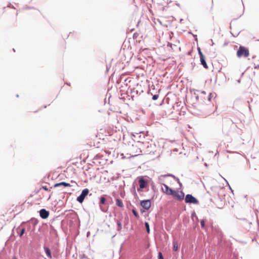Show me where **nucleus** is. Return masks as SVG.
Instances as JSON below:
<instances>
[{
  "instance_id": "nucleus-5",
  "label": "nucleus",
  "mask_w": 259,
  "mask_h": 259,
  "mask_svg": "<svg viewBox=\"0 0 259 259\" xmlns=\"http://www.w3.org/2000/svg\"><path fill=\"white\" fill-rule=\"evenodd\" d=\"M198 53H199V55L200 56V62H201V64L203 65V66L205 68V69H208V67L206 64V62L205 60V57L204 56H203L202 52L201 51V50L200 48H198Z\"/></svg>"
},
{
  "instance_id": "nucleus-17",
  "label": "nucleus",
  "mask_w": 259,
  "mask_h": 259,
  "mask_svg": "<svg viewBox=\"0 0 259 259\" xmlns=\"http://www.w3.org/2000/svg\"><path fill=\"white\" fill-rule=\"evenodd\" d=\"M200 224L202 228H204L205 227V221L204 220H202L200 221Z\"/></svg>"
},
{
  "instance_id": "nucleus-22",
  "label": "nucleus",
  "mask_w": 259,
  "mask_h": 259,
  "mask_svg": "<svg viewBox=\"0 0 259 259\" xmlns=\"http://www.w3.org/2000/svg\"><path fill=\"white\" fill-rule=\"evenodd\" d=\"M210 3L211 4H210V9L212 10V8H213V0H211L210 1Z\"/></svg>"
},
{
  "instance_id": "nucleus-19",
  "label": "nucleus",
  "mask_w": 259,
  "mask_h": 259,
  "mask_svg": "<svg viewBox=\"0 0 259 259\" xmlns=\"http://www.w3.org/2000/svg\"><path fill=\"white\" fill-rule=\"evenodd\" d=\"M158 259H164L162 256V254L161 252L158 253Z\"/></svg>"
},
{
  "instance_id": "nucleus-25",
  "label": "nucleus",
  "mask_w": 259,
  "mask_h": 259,
  "mask_svg": "<svg viewBox=\"0 0 259 259\" xmlns=\"http://www.w3.org/2000/svg\"><path fill=\"white\" fill-rule=\"evenodd\" d=\"M12 259H17V258L16 256H14Z\"/></svg>"
},
{
  "instance_id": "nucleus-11",
  "label": "nucleus",
  "mask_w": 259,
  "mask_h": 259,
  "mask_svg": "<svg viewBox=\"0 0 259 259\" xmlns=\"http://www.w3.org/2000/svg\"><path fill=\"white\" fill-rule=\"evenodd\" d=\"M147 185L146 181L143 178H140L139 180V185L140 189L144 188Z\"/></svg>"
},
{
  "instance_id": "nucleus-10",
  "label": "nucleus",
  "mask_w": 259,
  "mask_h": 259,
  "mask_svg": "<svg viewBox=\"0 0 259 259\" xmlns=\"http://www.w3.org/2000/svg\"><path fill=\"white\" fill-rule=\"evenodd\" d=\"M59 186H64L65 187H70L71 185L69 183H67L64 182H62L59 183H56L54 185V187H57Z\"/></svg>"
},
{
  "instance_id": "nucleus-15",
  "label": "nucleus",
  "mask_w": 259,
  "mask_h": 259,
  "mask_svg": "<svg viewBox=\"0 0 259 259\" xmlns=\"http://www.w3.org/2000/svg\"><path fill=\"white\" fill-rule=\"evenodd\" d=\"M145 225L146 228V230H147V233H150V227H149L148 223L146 222L145 223Z\"/></svg>"
},
{
  "instance_id": "nucleus-9",
  "label": "nucleus",
  "mask_w": 259,
  "mask_h": 259,
  "mask_svg": "<svg viewBox=\"0 0 259 259\" xmlns=\"http://www.w3.org/2000/svg\"><path fill=\"white\" fill-rule=\"evenodd\" d=\"M106 200V199L104 197H101L100 198L99 206H100V209L103 212H106L107 210L106 209H105L104 207H103V206L102 205V204H104L105 203Z\"/></svg>"
},
{
  "instance_id": "nucleus-14",
  "label": "nucleus",
  "mask_w": 259,
  "mask_h": 259,
  "mask_svg": "<svg viewBox=\"0 0 259 259\" xmlns=\"http://www.w3.org/2000/svg\"><path fill=\"white\" fill-rule=\"evenodd\" d=\"M116 204L119 207H123V204L120 199H116Z\"/></svg>"
},
{
  "instance_id": "nucleus-6",
  "label": "nucleus",
  "mask_w": 259,
  "mask_h": 259,
  "mask_svg": "<svg viewBox=\"0 0 259 259\" xmlns=\"http://www.w3.org/2000/svg\"><path fill=\"white\" fill-rule=\"evenodd\" d=\"M164 188H162V191L163 192L167 195H171L174 190L169 188L168 186L165 184H163Z\"/></svg>"
},
{
  "instance_id": "nucleus-7",
  "label": "nucleus",
  "mask_w": 259,
  "mask_h": 259,
  "mask_svg": "<svg viewBox=\"0 0 259 259\" xmlns=\"http://www.w3.org/2000/svg\"><path fill=\"white\" fill-rule=\"evenodd\" d=\"M141 205L145 209H149L151 207V201L149 200H143L141 202Z\"/></svg>"
},
{
  "instance_id": "nucleus-13",
  "label": "nucleus",
  "mask_w": 259,
  "mask_h": 259,
  "mask_svg": "<svg viewBox=\"0 0 259 259\" xmlns=\"http://www.w3.org/2000/svg\"><path fill=\"white\" fill-rule=\"evenodd\" d=\"M172 250L174 251H177L178 250V243L177 241L174 240L172 242Z\"/></svg>"
},
{
  "instance_id": "nucleus-12",
  "label": "nucleus",
  "mask_w": 259,
  "mask_h": 259,
  "mask_svg": "<svg viewBox=\"0 0 259 259\" xmlns=\"http://www.w3.org/2000/svg\"><path fill=\"white\" fill-rule=\"evenodd\" d=\"M44 249H45V251L47 255L48 256V257L49 258H52V256L51 251L50 249H49V248L48 247H45L44 248Z\"/></svg>"
},
{
  "instance_id": "nucleus-2",
  "label": "nucleus",
  "mask_w": 259,
  "mask_h": 259,
  "mask_svg": "<svg viewBox=\"0 0 259 259\" xmlns=\"http://www.w3.org/2000/svg\"><path fill=\"white\" fill-rule=\"evenodd\" d=\"M185 201V202L187 203H193L195 204L198 203V200L191 194L186 195Z\"/></svg>"
},
{
  "instance_id": "nucleus-21",
  "label": "nucleus",
  "mask_w": 259,
  "mask_h": 259,
  "mask_svg": "<svg viewBox=\"0 0 259 259\" xmlns=\"http://www.w3.org/2000/svg\"><path fill=\"white\" fill-rule=\"evenodd\" d=\"M42 188L45 190V191H50V189H48V188L47 187V186H44L42 187Z\"/></svg>"
},
{
  "instance_id": "nucleus-4",
  "label": "nucleus",
  "mask_w": 259,
  "mask_h": 259,
  "mask_svg": "<svg viewBox=\"0 0 259 259\" xmlns=\"http://www.w3.org/2000/svg\"><path fill=\"white\" fill-rule=\"evenodd\" d=\"M89 192V191L88 189L86 188V189H83L82 191L81 194L77 198V200L79 202L82 203L85 197L88 194Z\"/></svg>"
},
{
  "instance_id": "nucleus-16",
  "label": "nucleus",
  "mask_w": 259,
  "mask_h": 259,
  "mask_svg": "<svg viewBox=\"0 0 259 259\" xmlns=\"http://www.w3.org/2000/svg\"><path fill=\"white\" fill-rule=\"evenodd\" d=\"M117 224V226H118L117 230L118 231H120L121 229V228H122L121 223L120 222H119V221H118Z\"/></svg>"
},
{
  "instance_id": "nucleus-24",
  "label": "nucleus",
  "mask_w": 259,
  "mask_h": 259,
  "mask_svg": "<svg viewBox=\"0 0 259 259\" xmlns=\"http://www.w3.org/2000/svg\"><path fill=\"white\" fill-rule=\"evenodd\" d=\"M133 212L134 214L136 217H138V213L136 212V211H135V210H133Z\"/></svg>"
},
{
  "instance_id": "nucleus-1",
  "label": "nucleus",
  "mask_w": 259,
  "mask_h": 259,
  "mask_svg": "<svg viewBox=\"0 0 259 259\" xmlns=\"http://www.w3.org/2000/svg\"><path fill=\"white\" fill-rule=\"evenodd\" d=\"M249 56V51L246 48L240 46L239 49L237 52V56L239 58L241 57H247Z\"/></svg>"
},
{
  "instance_id": "nucleus-3",
  "label": "nucleus",
  "mask_w": 259,
  "mask_h": 259,
  "mask_svg": "<svg viewBox=\"0 0 259 259\" xmlns=\"http://www.w3.org/2000/svg\"><path fill=\"white\" fill-rule=\"evenodd\" d=\"M171 195L175 199L179 201L183 200L185 196L184 193L183 192L176 191L175 190Z\"/></svg>"
},
{
  "instance_id": "nucleus-8",
  "label": "nucleus",
  "mask_w": 259,
  "mask_h": 259,
  "mask_svg": "<svg viewBox=\"0 0 259 259\" xmlns=\"http://www.w3.org/2000/svg\"><path fill=\"white\" fill-rule=\"evenodd\" d=\"M39 214L41 218L46 219L48 218L49 215V212L45 209H41L39 211Z\"/></svg>"
},
{
  "instance_id": "nucleus-18",
  "label": "nucleus",
  "mask_w": 259,
  "mask_h": 259,
  "mask_svg": "<svg viewBox=\"0 0 259 259\" xmlns=\"http://www.w3.org/2000/svg\"><path fill=\"white\" fill-rule=\"evenodd\" d=\"M25 231V229L24 228L21 230V232L19 234L20 237H21L24 234Z\"/></svg>"
},
{
  "instance_id": "nucleus-23",
  "label": "nucleus",
  "mask_w": 259,
  "mask_h": 259,
  "mask_svg": "<svg viewBox=\"0 0 259 259\" xmlns=\"http://www.w3.org/2000/svg\"><path fill=\"white\" fill-rule=\"evenodd\" d=\"M213 97V95L211 93H210L208 97V100L209 101H210L211 98Z\"/></svg>"
},
{
  "instance_id": "nucleus-20",
  "label": "nucleus",
  "mask_w": 259,
  "mask_h": 259,
  "mask_svg": "<svg viewBox=\"0 0 259 259\" xmlns=\"http://www.w3.org/2000/svg\"><path fill=\"white\" fill-rule=\"evenodd\" d=\"M158 95H154V96H153L152 99L153 100H156L158 98Z\"/></svg>"
}]
</instances>
